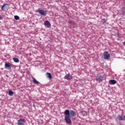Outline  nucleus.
Wrapping results in <instances>:
<instances>
[{"label":"nucleus","instance_id":"423d86ee","mask_svg":"<svg viewBox=\"0 0 125 125\" xmlns=\"http://www.w3.org/2000/svg\"><path fill=\"white\" fill-rule=\"evenodd\" d=\"M38 12L42 16H45V15H46V12L44 10H39Z\"/></svg>","mask_w":125,"mask_h":125},{"label":"nucleus","instance_id":"20e7f679","mask_svg":"<svg viewBox=\"0 0 125 125\" xmlns=\"http://www.w3.org/2000/svg\"><path fill=\"white\" fill-rule=\"evenodd\" d=\"M104 78L101 75H98L96 78L97 82H99V83H101L103 81Z\"/></svg>","mask_w":125,"mask_h":125},{"label":"nucleus","instance_id":"412c9836","mask_svg":"<svg viewBox=\"0 0 125 125\" xmlns=\"http://www.w3.org/2000/svg\"><path fill=\"white\" fill-rule=\"evenodd\" d=\"M124 45H125V42H124Z\"/></svg>","mask_w":125,"mask_h":125},{"label":"nucleus","instance_id":"0eeeda50","mask_svg":"<svg viewBox=\"0 0 125 125\" xmlns=\"http://www.w3.org/2000/svg\"><path fill=\"white\" fill-rule=\"evenodd\" d=\"M5 69H7V70L11 69V65L10 64V63H6L5 64Z\"/></svg>","mask_w":125,"mask_h":125},{"label":"nucleus","instance_id":"2eb2a0df","mask_svg":"<svg viewBox=\"0 0 125 125\" xmlns=\"http://www.w3.org/2000/svg\"><path fill=\"white\" fill-rule=\"evenodd\" d=\"M8 92L9 95H10V96H13L14 93L13 91H12V90H9Z\"/></svg>","mask_w":125,"mask_h":125},{"label":"nucleus","instance_id":"ddd939ff","mask_svg":"<svg viewBox=\"0 0 125 125\" xmlns=\"http://www.w3.org/2000/svg\"><path fill=\"white\" fill-rule=\"evenodd\" d=\"M13 60L15 62V63H18L19 62V59L17 58H14Z\"/></svg>","mask_w":125,"mask_h":125},{"label":"nucleus","instance_id":"7ed1b4c3","mask_svg":"<svg viewBox=\"0 0 125 125\" xmlns=\"http://www.w3.org/2000/svg\"><path fill=\"white\" fill-rule=\"evenodd\" d=\"M26 123L25 121V119H20L18 121V125H24V124Z\"/></svg>","mask_w":125,"mask_h":125},{"label":"nucleus","instance_id":"f257e3e1","mask_svg":"<svg viewBox=\"0 0 125 125\" xmlns=\"http://www.w3.org/2000/svg\"><path fill=\"white\" fill-rule=\"evenodd\" d=\"M64 114L65 115L64 120L65 121L66 123L68 124V125H72V121H71V119H70V111L66 109L65 110Z\"/></svg>","mask_w":125,"mask_h":125},{"label":"nucleus","instance_id":"f3484780","mask_svg":"<svg viewBox=\"0 0 125 125\" xmlns=\"http://www.w3.org/2000/svg\"><path fill=\"white\" fill-rule=\"evenodd\" d=\"M14 18H15V20H19V19H20V18L18 16H15Z\"/></svg>","mask_w":125,"mask_h":125},{"label":"nucleus","instance_id":"6ab92c4d","mask_svg":"<svg viewBox=\"0 0 125 125\" xmlns=\"http://www.w3.org/2000/svg\"><path fill=\"white\" fill-rule=\"evenodd\" d=\"M81 113H82V114H83V113H85V112L83 111H81Z\"/></svg>","mask_w":125,"mask_h":125},{"label":"nucleus","instance_id":"dca6fc26","mask_svg":"<svg viewBox=\"0 0 125 125\" xmlns=\"http://www.w3.org/2000/svg\"><path fill=\"white\" fill-rule=\"evenodd\" d=\"M33 83H39V82H38L37 81V80H36V79L35 78H33V81H32Z\"/></svg>","mask_w":125,"mask_h":125},{"label":"nucleus","instance_id":"f8f14e48","mask_svg":"<svg viewBox=\"0 0 125 125\" xmlns=\"http://www.w3.org/2000/svg\"><path fill=\"white\" fill-rule=\"evenodd\" d=\"M117 119L119 120V121H125V115H124V117L123 116H119L117 117Z\"/></svg>","mask_w":125,"mask_h":125},{"label":"nucleus","instance_id":"1a4fd4ad","mask_svg":"<svg viewBox=\"0 0 125 125\" xmlns=\"http://www.w3.org/2000/svg\"><path fill=\"white\" fill-rule=\"evenodd\" d=\"M70 114L71 118H74V117H75V116H76V112H75V111H74V110H70Z\"/></svg>","mask_w":125,"mask_h":125},{"label":"nucleus","instance_id":"f03ea898","mask_svg":"<svg viewBox=\"0 0 125 125\" xmlns=\"http://www.w3.org/2000/svg\"><path fill=\"white\" fill-rule=\"evenodd\" d=\"M104 59L106 60H108V59H110V54L108 53L107 51H105L104 54Z\"/></svg>","mask_w":125,"mask_h":125},{"label":"nucleus","instance_id":"9d476101","mask_svg":"<svg viewBox=\"0 0 125 125\" xmlns=\"http://www.w3.org/2000/svg\"><path fill=\"white\" fill-rule=\"evenodd\" d=\"M64 79L65 80L70 81V80L72 79V76H71V75H66L65 76Z\"/></svg>","mask_w":125,"mask_h":125},{"label":"nucleus","instance_id":"39448f33","mask_svg":"<svg viewBox=\"0 0 125 125\" xmlns=\"http://www.w3.org/2000/svg\"><path fill=\"white\" fill-rule=\"evenodd\" d=\"M7 8H8V4L5 3L2 6L1 9H2L3 11H5Z\"/></svg>","mask_w":125,"mask_h":125},{"label":"nucleus","instance_id":"aec40b11","mask_svg":"<svg viewBox=\"0 0 125 125\" xmlns=\"http://www.w3.org/2000/svg\"><path fill=\"white\" fill-rule=\"evenodd\" d=\"M76 118H73L72 120H75Z\"/></svg>","mask_w":125,"mask_h":125},{"label":"nucleus","instance_id":"6e6552de","mask_svg":"<svg viewBox=\"0 0 125 125\" xmlns=\"http://www.w3.org/2000/svg\"><path fill=\"white\" fill-rule=\"evenodd\" d=\"M44 25L46 26L47 28H50V27H51V24H50V22L48 21H45L44 22Z\"/></svg>","mask_w":125,"mask_h":125},{"label":"nucleus","instance_id":"4468645a","mask_svg":"<svg viewBox=\"0 0 125 125\" xmlns=\"http://www.w3.org/2000/svg\"><path fill=\"white\" fill-rule=\"evenodd\" d=\"M46 75H47V78H48L49 79H52V76H51V74H50V73L47 72L46 73Z\"/></svg>","mask_w":125,"mask_h":125},{"label":"nucleus","instance_id":"9b49d317","mask_svg":"<svg viewBox=\"0 0 125 125\" xmlns=\"http://www.w3.org/2000/svg\"><path fill=\"white\" fill-rule=\"evenodd\" d=\"M109 84H116L117 83V81L114 80H111L109 81Z\"/></svg>","mask_w":125,"mask_h":125},{"label":"nucleus","instance_id":"a211bd4d","mask_svg":"<svg viewBox=\"0 0 125 125\" xmlns=\"http://www.w3.org/2000/svg\"><path fill=\"white\" fill-rule=\"evenodd\" d=\"M125 7L123 8L122 15H125Z\"/></svg>","mask_w":125,"mask_h":125}]
</instances>
